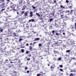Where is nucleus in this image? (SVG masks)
I'll use <instances>...</instances> for the list:
<instances>
[{
    "instance_id": "nucleus-49",
    "label": "nucleus",
    "mask_w": 76,
    "mask_h": 76,
    "mask_svg": "<svg viewBox=\"0 0 76 76\" xmlns=\"http://www.w3.org/2000/svg\"><path fill=\"white\" fill-rule=\"evenodd\" d=\"M29 45V44H28V43H27L26 44V46H28Z\"/></svg>"
},
{
    "instance_id": "nucleus-25",
    "label": "nucleus",
    "mask_w": 76,
    "mask_h": 76,
    "mask_svg": "<svg viewBox=\"0 0 76 76\" xmlns=\"http://www.w3.org/2000/svg\"><path fill=\"white\" fill-rule=\"evenodd\" d=\"M53 20V18H50L49 19V20H50V22H51L52 20Z\"/></svg>"
},
{
    "instance_id": "nucleus-58",
    "label": "nucleus",
    "mask_w": 76,
    "mask_h": 76,
    "mask_svg": "<svg viewBox=\"0 0 76 76\" xmlns=\"http://www.w3.org/2000/svg\"><path fill=\"white\" fill-rule=\"evenodd\" d=\"M33 59L34 60V61H35V58L34 57L33 58Z\"/></svg>"
},
{
    "instance_id": "nucleus-2",
    "label": "nucleus",
    "mask_w": 76,
    "mask_h": 76,
    "mask_svg": "<svg viewBox=\"0 0 76 76\" xmlns=\"http://www.w3.org/2000/svg\"><path fill=\"white\" fill-rule=\"evenodd\" d=\"M14 24H10V25L7 24V25H5V27L6 28H8V30L9 31H10V30H12V29H13V28L12 27H13V25Z\"/></svg>"
},
{
    "instance_id": "nucleus-62",
    "label": "nucleus",
    "mask_w": 76,
    "mask_h": 76,
    "mask_svg": "<svg viewBox=\"0 0 76 76\" xmlns=\"http://www.w3.org/2000/svg\"><path fill=\"white\" fill-rule=\"evenodd\" d=\"M75 26H76V23H75Z\"/></svg>"
},
{
    "instance_id": "nucleus-40",
    "label": "nucleus",
    "mask_w": 76,
    "mask_h": 76,
    "mask_svg": "<svg viewBox=\"0 0 76 76\" xmlns=\"http://www.w3.org/2000/svg\"><path fill=\"white\" fill-rule=\"evenodd\" d=\"M0 76H4V75H3V74H0Z\"/></svg>"
},
{
    "instance_id": "nucleus-10",
    "label": "nucleus",
    "mask_w": 76,
    "mask_h": 76,
    "mask_svg": "<svg viewBox=\"0 0 76 76\" xmlns=\"http://www.w3.org/2000/svg\"><path fill=\"white\" fill-rule=\"evenodd\" d=\"M28 11H26L24 13V16H28Z\"/></svg>"
},
{
    "instance_id": "nucleus-44",
    "label": "nucleus",
    "mask_w": 76,
    "mask_h": 76,
    "mask_svg": "<svg viewBox=\"0 0 76 76\" xmlns=\"http://www.w3.org/2000/svg\"><path fill=\"white\" fill-rule=\"evenodd\" d=\"M53 2L56 3V0H53Z\"/></svg>"
},
{
    "instance_id": "nucleus-18",
    "label": "nucleus",
    "mask_w": 76,
    "mask_h": 76,
    "mask_svg": "<svg viewBox=\"0 0 76 76\" xmlns=\"http://www.w3.org/2000/svg\"><path fill=\"white\" fill-rule=\"evenodd\" d=\"M3 31V28H0V32H2Z\"/></svg>"
},
{
    "instance_id": "nucleus-46",
    "label": "nucleus",
    "mask_w": 76,
    "mask_h": 76,
    "mask_svg": "<svg viewBox=\"0 0 76 76\" xmlns=\"http://www.w3.org/2000/svg\"><path fill=\"white\" fill-rule=\"evenodd\" d=\"M56 35H59V34L57 33H56Z\"/></svg>"
},
{
    "instance_id": "nucleus-24",
    "label": "nucleus",
    "mask_w": 76,
    "mask_h": 76,
    "mask_svg": "<svg viewBox=\"0 0 76 76\" xmlns=\"http://www.w3.org/2000/svg\"><path fill=\"white\" fill-rule=\"evenodd\" d=\"M7 61H8V60L7 59H6L5 60V61L4 62V63H8V62H7Z\"/></svg>"
},
{
    "instance_id": "nucleus-13",
    "label": "nucleus",
    "mask_w": 76,
    "mask_h": 76,
    "mask_svg": "<svg viewBox=\"0 0 76 76\" xmlns=\"http://www.w3.org/2000/svg\"><path fill=\"white\" fill-rule=\"evenodd\" d=\"M36 76H44V75H42V74L39 73L37 74V75Z\"/></svg>"
},
{
    "instance_id": "nucleus-42",
    "label": "nucleus",
    "mask_w": 76,
    "mask_h": 76,
    "mask_svg": "<svg viewBox=\"0 0 76 76\" xmlns=\"http://www.w3.org/2000/svg\"><path fill=\"white\" fill-rule=\"evenodd\" d=\"M59 70L61 71V72H63V70L62 69H60Z\"/></svg>"
},
{
    "instance_id": "nucleus-12",
    "label": "nucleus",
    "mask_w": 76,
    "mask_h": 76,
    "mask_svg": "<svg viewBox=\"0 0 76 76\" xmlns=\"http://www.w3.org/2000/svg\"><path fill=\"white\" fill-rule=\"evenodd\" d=\"M60 7H61L62 9H65V8H66V7H65L63 6V5H61Z\"/></svg>"
},
{
    "instance_id": "nucleus-60",
    "label": "nucleus",
    "mask_w": 76,
    "mask_h": 76,
    "mask_svg": "<svg viewBox=\"0 0 76 76\" xmlns=\"http://www.w3.org/2000/svg\"><path fill=\"white\" fill-rule=\"evenodd\" d=\"M25 8L22 9V10H25Z\"/></svg>"
},
{
    "instance_id": "nucleus-26",
    "label": "nucleus",
    "mask_w": 76,
    "mask_h": 76,
    "mask_svg": "<svg viewBox=\"0 0 76 76\" xmlns=\"http://www.w3.org/2000/svg\"><path fill=\"white\" fill-rule=\"evenodd\" d=\"M31 22L32 21V22H34V21H35V20L34 19H31Z\"/></svg>"
},
{
    "instance_id": "nucleus-33",
    "label": "nucleus",
    "mask_w": 76,
    "mask_h": 76,
    "mask_svg": "<svg viewBox=\"0 0 76 76\" xmlns=\"http://www.w3.org/2000/svg\"><path fill=\"white\" fill-rule=\"evenodd\" d=\"M5 10V8L2 9L1 10V12H3V11H4Z\"/></svg>"
},
{
    "instance_id": "nucleus-20",
    "label": "nucleus",
    "mask_w": 76,
    "mask_h": 76,
    "mask_svg": "<svg viewBox=\"0 0 76 76\" xmlns=\"http://www.w3.org/2000/svg\"><path fill=\"white\" fill-rule=\"evenodd\" d=\"M27 57H32V55H31V54H29V55H28L27 56Z\"/></svg>"
},
{
    "instance_id": "nucleus-59",
    "label": "nucleus",
    "mask_w": 76,
    "mask_h": 76,
    "mask_svg": "<svg viewBox=\"0 0 76 76\" xmlns=\"http://www.w3.org/2000/svg\"><path fill=\"white\" fill-rule=\"evenodd\" d=\"M63 35H65V33H63Z\"/></svg>"
},
{
    "instance_id": "nucleus-22",
    "label": "nucleus",
    "mask_w": 76,
    "mask_h": 76,
    "mask_svg": "<svg viewBox=\"0 0 76 76\" xmlns=\"http://www.w3.org/2000/svg\"><path fill=\"white\" fill-rule=\"evenodd\" d=\"M63 75V73H59V76H62Z\"/></svg>"
},
{
    "instance_id": "nucleus-43",
    "label": "nucleus",
    "mask_w": 76,
    "mask_h": 76,
    "mask_svg": "<svg viewBox=\"0 0 76 76\" xmlns=\"http://www.w3.org/2000/svg\"><path fill=\"white\" fill-rule=\"evenodd\" d=\"M0 1H1V2H4V0H1Z\"/></svg>"
},
{
    "instance_id": "nucleus-56",
    "label": "nucleus",
    "mask_w": 76,
    "mask_h": 76,
    "mask_svg": "<svg viewBox=\"0 0 76 76\" xmlns=\"http://www.w3.org/2000/svg\"><path fill=\"white\" fill-rule=\"evenodd\" d=\"M67 13H69V12H70V11L69 10L67 11Z\"/></svg>"
},
{
    "instance_id": "nucleus-61",
    "label": "nucleus",
    "mask_w": 76,
    "mask_h": 76,
    "mask_svg": "<svg viewBox=\"0 0 76 76\" xmlns=\"http://www.w3.org/2000/svg\"><path fill=\"white\" fill-rule=\"evenodd\" d=\"M48 66H50V64H48Z\"/></svg>"
},
{
    "instance_id": "nucleus-3",
    "label": "nucleus",
    "mask_w": 76,
    "mask_h": 76,
    "mask_svg": "<svg viewBox=\"0 0 76 76\" xmlns=\"http://www.w3.org/2000/svg\"><path fill=\"white\" fill-rule=\"evenodd\" d=\"M55 26H56V27H58V24L57 23V22H60V21H59V20H55Z\"/></svg>"
},
{
    "instance_id": "nucleus-34",
    "label": "nucleus",
    "mask_w": 76,
    "mask_h": 76,
    "mask_svg": "<svg viewBox=\"0 0 76 76\" xmlns=\"http://www.w3.org/2000/svg\"><path fill=\"white\" fill-rule=\"evenodd\" d=\"M66 3H69V1H68V0H66Z\"/></svg>"
},
{
    "instance_id": "nucleus-50",
    "label": "nucleus",
    "mask_w": 76,
    "mask_h": 76,
    "mask_svg": "<svg viewBox=\"0 0 76 76\" xmlns=\"http://www.w3.org/2000/svg\"><path fill=\"white\" fill-rule=\"evenodd\" d=\"M27 73H29V71H27Z\"/></svg>"
},
{
    "instance_id": "nucleus-28",
    "label": "nucleus",
    "mask_w": 76,
    "mask_h": 76,
    "mask_svg": "<svg viewBox=\"0 0 76 76\" xmlns=\"http://www.w3.org/2000/svg\"><path fill=\"white\" fill-rule=\"evenodd\" d=\"M36 15H37L38 16H40V15L38 13H36Z\"/></svg>"
},
{
    "instance_id": "nucleus-47",
    "label": "nucleus",
    "mask_w": 76,
    "mask_h": 76,
    "mask_svg": "<svg viewBox=\"0 0 76 76\" xmlns=\"http://www.w3.org/2000/svg\"><path fill=\"white\" fill-rule=\"evenodd\" d=\"M26 27L27 29H29V27L28 26H26Z\"/></svg>"
},
{
    "instance_id": "nucleus-63",
    "label": "nucleus",
    "mask_w": 76,
    "mask_h": 76,
    "mask_svg": "<svg viewBox=\"0 0 76 76\" xmlns=\"http://www.w3.org/2000/svg\"><path fill=\"white\" fill-rule=\"evenodd\" d=\"M30 45H32V43H31L30 44Z\"/></svg>"
},
{
    "instance_id": "nucleus-51",
    "label": "nucleus",
    "mask_w": 76,
    "mask_h": 76,
    "mask_svg": "<svg viewBox=\"0 0 76 76\" xmlns=\"http://www.w3.org/2000/svg\"><path fill=\"white\" fill-rule=\"evenodd\" d=\"M31 22V20H30L28 21V22Z\"/></svg>"
},
{
    "instance_id": "nucleus-5",
    "label": "nucleus",
    "mask_w": 76,
    "mask_h": 76,
    "mask_svg": "<svg viewBox=\"0 0 76 76\" xmlns=\"http://www.w3.org/2000/svg\"><path fill=\"white\" fill-rule=\"evenodd\" d=\"M4 46V45L2 43V41L0 42V48H2Z\"/></svg>"
},
{
    "instance_id": "nucleus-8",
    "label": "nucleus",
    "mask_w": 76,
    "mask_h": 76,
    "mask_svg": "<svg viewBox=\"0 0 76 76\" xmlns=\"http://www.w3.org/2000/svg\"><path fill=\"white\" fill-rule=\"evenodd\" d=\"M16 6V4H14L12 6H11L10 7H11V8H15Z\"/></svg>"
},
{
    "instance_id": "nucleus-23",
    "label": "nucleus",
    "mask_w": 76,
    "mask_h": 76,
    "mask_svg": "<svg viewBox=\"0 0 76 76\" xmlns=\"http://www.w3.org/2000/svg\"><path fill=\"white\" fill-rule=\"evenodd\" d=\"M13 35L15 36V37H18V35H16V33H14L13 34Z\"/></svg>"
},
{
    "instance_id": "nucleus-37",
    "label": "nucleus",
    "mask_w": 76,
    "mask_h": 76,
    "mask_svg": "<svg viewBox=\"0 0 76 76\" xmlns=\"http://www.w3.org/2000/svg\"><path fill=\"white\" fill-rule=\"evenodd\" d=\"M42 45L41 44H39V47H41Z\"/></svg>"
},
{
    "instance_id": "nucleus-64",
    "label": "nucleus",
    "mask_w": 76,
    "mask_h": 76,
    "mask_svg": "<svg viewBox=\"0 0 76 76\" xmlns=\"http://www.w3.org/2000/svg\"><path fill=\"white\" fill-rule=\"evenodd\" d=\"M75 65H76V62H75Z\"/></svg>"
},
{
    "instance_id": "nucleus-15",
    "label": "nucleus",
    "mask_w": 76,
    "mask_h": 76,
    "mask_svg": "<svg viewBox=\"0 0 76 76\" xmlns=\"http://www.w3.org/2000/svg\"><path fill=\"white\" fill-rule=\"evenodd\" d=\"M39 38H36L34 39V41H39Z\"/></svg>"
},
{
    "instance_id": "nucleus-31",
    "label": "nucleus",
    "mask_w": 76,
    "mask_h": 76,
    "mask_svg": "<svg viewBox=\"0 0 76 76\" xmlns=\"http://www.w3.org/2000/svg\"><path fill=\"white\" fill-rule=\"evenodd\" d=\"M66 53H70V50H66Z\"/></svg>"
},
{
    "instance_id": "nucleus-11",
    "label": "nucleus",
    "mask_w": 76,
    "mask_h": 76,
    "mask_svg": "<svg viewBox=\"0 0 76 76\" xmlns=\"http://www.w3.org/2000/svg\"><path fill=\"white\" fill-rule=\"evenodd\" d=\"M28 57L26 56V58H27V59H26V60L27 61H30V60H31V58H28Z\"/></svg>"
},
{
    "instance_id": "nucleus-48",
    "label": "nucleus",
    "mask_w": 76,
    "mask_h": 76,
    "mask_svg": "<svg viewBox=\"0 0 76 76\" xmlns=\"http://www.w3.org/2000/svg\"><path fill=\"white\" fill-rule=\"evenodd\" d=\"M23 7L24 8H25V7H26V6L25 5L23 6Z\"/></svg>"
},
{
    "instance_id": "nucleus-30",
    "label": "nucleus",
    "mask_w": 76,
    "mask_h": 76,
    "mask_svg": "<svg viewBox=\"0 0 76 76\" xmlns=\"http://www.w3.org/2000/svg\"><path fill=\"white\" fill-rule=\"evenodd\" d=\"M64 12H65L64 11H62L60 13V14L62 13V14H64Z\"/></svg>"
},
{
    "instance_id": "nucleus-35",
    "label": "nucleus",
    "mask_w": 76,
    "mask_h": 76,
    "mask_svg": "<svg viewBox=\"0 0 76 76\" xmlns=\"http://www.w3.org/2000/svg\"><path fill=\"white\" fill-rule=\"evenodd\" d=\"M73 12V10H71V12H70V13L71 14H72V13Z\"/></svg>"
},
{
    "instance_id": "nucleus-1",
    "label": "nucleus",
    "mask_w": 76,
    "mask_h": 76,
    "mask_svg": "<svg viewBox=\"0 0 76 76\" xmlns=\"http://www.w3.org/2000/svg\"><path fill=\"white\" fill-rule=\"evenodd\" d=\"M15 61L14 63H16L17 62V66L18 67L19 69V68H22V66H21L22 65V63H20V61L19 59H15Z\"/></svg>"
},
{
    "instance_id": "nucleus-19",
    "label": "nucleus",
    "mask_w": 76,
    "mask_h": 76,
    "mask_svg": "<svg viewBox=\"0 0 76 76\" xmlns=\"http://www.w3.org/2000/svg\"><path fill=\"white\" fill-rule=\"evenodd\" d=\"M23 39L22 38H20L19 39V42H21L22 41H23Z\"/></svg>"
},
{
    "instance_id": "nucleus-54",
    "label": "nucleus",
    "mask_w": 76,
    "mask_h": 76,
    "mask_svg": "<svg viewBox=\"0 0 76 76\" xmlns=\"http://www.w3.org/2000/svg\"><path fill=\"white\" fill-rule=\"evenodd\" d=\"M72 59H73V60H75V58L73 57L72 58Z\"/></svg>"
},
{
    "instance_id": "nucleus-41",
    "label": "nucleus",
    "mask_w": 76,
    "mask_h": 76,
    "mask_svg": "<svg viewBox=\"0 0 76 76\" xmlns=\"http://www.w3.org/2000/svg\"><path fill=\"white\" fill-rule=\"evenodd\" d=\"M29 53V51H27L26 52V54H28V53Z\"/></svg>"
},
{
    "instance_id": "nucleus-32",
    "label": "nucleus",
    "mask_w": 76,
    "mask_h": 76,
    "mask_svg": "<svg viewBox=\"0 0 76 76\" xmlns=\"http://www.w3.org/2000/svg\"><path fill=\"white\" fill-rule=\"evenodd\" d=\"M59 67H60L61 68H62V67H63V65H59Z\"/></svg>"
},
{
    "instance_id": "nucleus-27",
    "label": "nucleus",
    "mask_w": 76,
    "mask_h": 76,
    "mask_svg": "<svg viewBox=\"0 0 76 76\" xmlns=\"http://www.w3.org/2000/svg\"><path fill=\"white\" fill-rule=\"evenodd\" d=\"M32 7L34 9H35V8H36V7H34V5H32Z\"/></svg>"
},
{
    "instance_id": "nucleus-17",
    "label": "nucleus",
    "mask_w": 76,
    "mask_h": 76,
    "mask_svg": "<svg viewBox=\"0 0 76 76\" xmlns=\"http://www.w3.org/2000/svg\"><path fill=\"white\" fill-rule=\"evenodd\" d=\"M21 51L22 53H24L25 51V50H24V49H21Z\"/></svg>"
},
{
    "instance_id": "nucleus-7",
    "label": "nucleus",
    "mask_w": 76,
    "mask_h": 76,
    "mask_svg": "<svg viewBox=\"0 0 76 76\" xmlns=\"http://www.w3.org/2000/svg\"><path fill=\"white\" fill-rule=\"evenodd\" d=\"M69 9H72V7H73V5L71 3H69Z\"/></svg>"
},
{
    "instance_id": "nucleus-14",
    "label": "nucleus",
    "mask_w": 76,
    "mask_h": 76,
    "mask_svg": "<svg viewBox=\"0 0 76 76\" xmlns=\"http://www.w3.org/2000/svg\"><path fill=\"white\" fill-rule=\"evenodd\" d=\"M30 17H32V16H33V14H32V12H30Z\"/></svg>"
},
{
    "instance_id": "nucleus-36",
    "label": "nucleus",
    "mask_w": 76,
    "mask_h": 76,
    "mask_svg": "<svg viewBox=\"0 0 76 76\" xmlns=\"http://www.w3.org/2000/svg\"><path fill=\"white\" fill-rule=\"evenodd\" d=\"M39 19H40V20H43V18L42 17H41L39 18Z\"/></svg>"
},
{
    "instance_id": "nucleus-9",
    "label": "nucleus",
    "mask_w": 76,
    "mask_h": 76,
    "mask_svg": "<svg viewBox=\"0 0 76 76\" xmlns=\"http://www.w3.org/2000/svg\"><path fill=\"white\" fill-rule=\"evenodd\" d=\"M35 50V49H32V47H31V46L29 48V50H31V51H32L33 50Z\"/></svg>"
},
{
    "instance_id": "nucleus-45",
    "label": "nucleus",
    "mask_w": 76,
    "mask_h": 76,
    "mask_svg": "<svg viewBox=\"0 0 76 76\" xmlns=\"http://www.w3.org/2000/svg\"><path fill=\"white\" fill-rule=\"evenodd\" d=\"M61 58H58V60H61Z\"/></svg>"
},
{
    "instance_id": "nucleus-55",
    "label": "nucleus",
    "mask_w": 76,
    "mask_h": 76,
    "mask_svg": "<svg viewBox=\"0 0 76 76\" xmlns=\"http://www.w3.org/2000/svg\"><path fill=\"white\" fill-rule=\"evenodd\" d=\"M74 14L75 15H76V11L74 12Z\"/></svg>"
},
{
    "instance_id": "nucleus-6",
    "label": "nucleus",
    "mask_w": 76,
    "mask_h": 76,
    "mask_svg": "<svg viewBox=\"0 0 76 76\" xmlns=\"http://www.w3.org/2000/svg\"><path fill=\"white\" fill-rule=\"evenodd\" d=\"M49 33H50V34H49V35L50 37H53V35H54L52 33V31L50 32Z\"/></svg>"
},
{
    "instance_id": "nucleus-38",
    "label": "nucleus",
    "mask_w": 76,
    "mask_h": 76,
    "mask_svg": "<svg viewBox=\"0 0 76 76\" xmlns=\"http://www.w3.org/2000/svg\"><path fill=\"white\" fill-rule=\"evenodd\" d=\"M4 5H5V4L4 3H3L2 4H1V6H4Z\"/></svg>"
},
{
    "instance_id": "nucleus-4",
    "label": "nucleus",
    "mask_w": 76,
    "mask_h": 76,
    "mask_svg": "<svg viewBox=\"0 0 76 76\" xmlns=\"http://www.w3.org/2000/svg\"><path fill=\"white\" fill-rule=\"evenodd\" d=\"M55 68V65L54 64L50 66V70L51 71H53V70L54 69V68Z\"/></svg>"
},
{
    "instance_id": "nucleus-53",
    "label": "nucleus",
    "mask_w": 76,
    "mask_h": 76,
    "mask_svg": "<svg viewBox=\"0 0 76 76\" xmlns=\"http://www.w3.org/2000/svg\"><path fill=\"white\" fill-rule=\"evenodd\" d=\"M13 10L14 11H16V10L15 9H13Z\"/></svg>"
},
{
    "instance_id": "nucleus-29",
    "label": "nucleus",
    "mask_w": 76,
    "mask_h": 76,
    "mask_svg": "<svg viewBox=\"0 0 76 76\" xmlns=\"http://www.w3.org/2000/svg\"><path fill=\"white\" fill-rule=\"evenodd\" d=\"M24 12H25V11L21 12V15L23 14V13H24Z\"/></svg>"
},
{
    "instance_id": "nucleus-57",
    "label": "nucleus",
    "mask_w": 76,
    "mask_h": 76,
    "mask_svg": "<svg viewBox=\"0 0 76 76\" xmlns=\"http://www.w3.org/2000/svg\"><path fill=\"white\" fill-rule=\"evenodd\" d=\"M36 43H37V42H34L33 43L34 44H36Z\"/></svg>"
},
{
    "instance_id": "nucleus-39",
    "label": "nucleus",
    "mask_w": 76,
    "mask_h": 76,
    "mask_svg": "<svg viewBox=\"0 0 76 76\" xmlns=\"http://www.w3.org/2000/svg\"><path fill=\"white\" fill-rule=\"evenodd\" d=\"M25 69H26V70H27V69H28V67H27V66H25Z\"/></svg>"
},
{
    "instance_id": "nucleus-52",
    "label": "nucleus",
    "mask_w": 76,
    "mask_h": 76,
    "mask_svg": "<svg viewBox=\"0 0 76 76\" xmlns=\"http://www.w3.org/2000/svg\"><path fill=\"white\" fill-rule=\"evenodd\" d=\"M62 10H59V12H61V11H62Z\"/></svg>"
},
{
    "instance_id": "nucleus-16",
    "label": "nucleus",
    "mask_w": 76,
    "mask_h": 76,
    "mask_svg": "<svg viewBox=\"0 0 76 76\" xmlns=\"http://www.w3.org/2000/svg\"><path fill=\"white\" fill-rule=\"evenodd\" d=\"M61 18H64V17H65V16L63 15H61Z\"/></svg>"
},
{
    "instance_id": "nucleus-21",
    "label": "nucleus",
    "mask_w": 76,
    "mask_h": 76,
    "mask_svg": "<svg viewBox=\"0 0 76 76\" xmlns=\"http://www.w3.org/2000/svg\"><path fill=\"white\" fill-rule=\"evenodd\" d=\"M52 32L53 35H54V34H55V31L54 30H53Z\"/></svg>"
}]
</instances>
